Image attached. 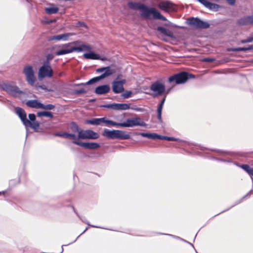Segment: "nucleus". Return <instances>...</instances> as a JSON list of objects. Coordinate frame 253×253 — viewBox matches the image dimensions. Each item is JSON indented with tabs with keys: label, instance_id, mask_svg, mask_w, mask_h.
Masks as SVG:
<instances>
[{
	"label": "nucleus",
	"instance_id": "f257e3e1",
	"mask_svg": "<svg viewBox=\"0 0 253 253\" xmlns=\"http://www.w3.org/2000/svg\"><path fill=\"white\" fill-rule=\"evenodd\" d=\"M127 5L130 9L142 11L141 16L145 18H148L150 15H152L153 18L155 19H159L164 21L167 20V18L155 8H149L144 4L132 1L128 2Z\"/></svg>",
	"mask_w": 253,
	"mask_h": 253
},
{
	"label": "nucleus",
	"instance_id": "f03ea898",
	"mask_svg": "<svg viewBox=\"0 0 253 253\" xmlns=\"http://www.w3.org/2000/svg\"><path fill=\"white\" fill-rule=\"evenodd\" d=\"M104 137L111 139L126 140L130 138L129 134L126 131L121 130H112L105 128L102 133Z\"/></svg>",
	"mask_w": 253,
	"mask_h": 253
},
{
	"label": "nucleus",
	"instance_id": "7ed1b4c3",
	"mask_svg": "<svg viewBox=\"0 0 253 253\" xmlns=\"http://www.w3.org/2000/svg\"><path fill=\"white\" fill-rule=\"evenodd\" d=\"M96 71L97 73H103V74L98 77L92 78L85 83L77 84L76 85L92 84L112 75L114 73V71L111 69L110 66L98 68L96 69Z\"/></svg>",
	"mask_w": 253,
	"mask_h": 253
},
{
	"label": "nucleus",
	"instance_id": "20e7f679",
	"mask_svg": "<svg viewBox=\"0 0 253 253\" xmlns=\"http://www.w3.org/2000/svg\"><path fill=\"white\" fill-rule=\"evenodd\" d=\"M194 78L195 76L191 74L186 72H181L170 76L169 78V83L175 82L176 84H181L185 83L188 79Z\"/></svg>",
	"mask_w": 253,
	"mask_h": 253
},
{
	"label": "nucleus",
	"instance_id": "39448f33",
	"mask_svg": "<svg viewBox=\"0 0 253 253\" xmlns=\"http://www.w3.org/2000/svg\"><path fill=\"white\" fill-rule=\"evenodd\" d=\"M146 123L141 121L139 118H133L127 119L126 122L123 123H117V127H128L134 126H145Z\"/></svg>",
	"mask_w": 253,
	"mask_h": 253
},
{
	"label": "nucleus",
	"instance_id": "423d86ee",
	"mask_svg": "<svg viewBox=\"0 0 253 253\" xmlns=\"http://www.w3.org/2000/svg\"><path fill=\"white\" fill-rule=\"evenodd\" d=\"M188 23L196 29H208L210 26V24L208 22L204 21L198 17L188 18Z\"/></svg>",
	"mask_w": 253,
	"mask_h": 253
},
{
	"label": "nucleus",
	"instance_id": "0eeeda50",
	"mask_svg": "<svg viewBox=\"0 0 253 253\" xmlns=\"http://www.w3.org/2000/svg\"><path fill=\"white\" fill-rule=\"evenodd\" d=\"M23 73L26 77V80L30 85H34L36 82V77L33 68L31 65H26L23 68Z\"/></svg>",
	"mask_w": 253,
	"mask_h": 253
},
{
	"label": "nucleus",
	"instance_id": "6e6552de",
	"mask_svg": "<svg viewBox=\"0 0 253 253\" xmlns=\"http://www.w3.org/2000/svg\"><path fill=\"white\" fill-rule=\"evenodd\" d=\"M99 137V134L92 130H83L82 129V130H80L79 132V135H78V136L76 135V138H74V140H78L80 139H96L98 138Z\"/></svg>",
	"mask_w": 253,
	"mask_h": 253
},
{
	"label": "nucleus",
	"instance_id": "1a4fd4ad",
	"mask_svg": "<svg viewBox=\"0 0 253 253\" xmlns=\"http://www.w3.org/2000/svg\"><path fill=\"white\" fill-rule=\"evenodd\" d=\"M0 87L7 93L15 95L16 94H22L23 92L20 90L19 88L15 84L2 83L0 84Z\"/></svg>",
	"mask_w": 253,
	"mask_h": 253
},
{
	"label": "nucleus",
	"instance_id": "9d476101",
	"mask_svg": "<svg viewBox=\"0 0 253 253\" xmlns=\"http://www.w3.org/2000/svg\"><path fill=\"white\" fill-rule=\"evenodd\" d=\"M72 44L77 46H73L74 52H81L83 51H90L92 50L91 46L86 44L82 41L78 40L71 42Z\"/></svg>",
	"mask_w": 253,
	"mask_h": 253
},
{
	"label": "nucleus",
	"instance_id": "9b49d317",
	"mask_svg": "<svg viewBox=\"0 0 253 253\" xmlns=\"http://www.w3.org/2000/svg\"><path fill=\"white\" fill-rule=\"evenodd\" d=\"M165 89V85L159 82H155L150 86V89L156 93L154 95L155 97L164 94Z\"/></svg>",
	"mask_w": 253,
	"mask_h": 253
},
{
	"label": "nucleus",
	"instance_id": "f8f14e48",
	"mask_svg": "<svg viewBox=\"0 0 253 253\" xmlns=\"http://www.w3.org/2000/svg\"><path fill=\"white\" fill-rule=\"evenodd\" d=\"M53 75V71L51 66L41 67L39 70L38 77L39 78L45 77L51 78Z\"/></svg>",
	"mask_w": 253,
	"mask_h": 253
},
{
	"label": "nucleus",
	"instance_id": "ddd939ff",
	"mask_svg": "<svg viewBox=\"0 0 253 253\" xmlns=\"http://www.w3.org/2000/svg\"><path fill=\"white\" fill-rule=\"evenodd\" d=\"M15 113L19 116L26 127H27L28 125H32L29 120L27 119L26 113L23 109L17 107L15 108Z\"/></svg>",
	"mask_w": 253,
	"mask_h": 253
},
{
	"label": "nucleus",
	"instance_id": "4468645a",
	"mask_svg": "<svg viewBox=\"0 0 253 253\" xmlns=\"http://www.w3.org/2000/svg\"><path fill=\"white\" fill-rule=\"evenodd\" d=\"M71 44H72L71 42L62 44L61 46L62 48L56 51L55 52V55L56 56H60L73 52V47L70 46Z\"/></svg>",
	"mask_w": 253,
	"mask_h": 253
},
{
	"label": "nucleus",
	"instance_id": "2eb2a0df",
	"mask_svg": "<svg viewBox=\"0 0 253 253\" xmlns=\"http://www.w3.org/2000/svg\"><path fill=\"white\" fill-rule=\"evenodd\" d=\"M126 80L114 81L112 83V90L115 93H120L124 91L123 85L126 83Z\"/></svg>",
	"mask_w": 253,
	"mask_h": 253
},
{
	"label": "nucleus",
	"instance_id": "dca6fc26",
	"mask_svg": "<svg viewBox=\"0 0 253 253\" xmlns=\"http://www.w3.org/2000/svg\"><path fill=\"white\" fill-rule=\"evenodd\" d=\"M73 144L88 149H94L99 147V144L96 142H82L78 141H73Z\"/></svg>",
	"mask_w": 253,
	"mask_h": 253
},
{
	"label": "nucleus",
	"instance_id": "f3484780",
	"mask_svg": "<svg viewBox=\"0 0 253 253\" xmlns=\"http://www.w3.org/2000/svg\"><path fill=\"white\" fill-rule=\"evenodd\" d=\"M75 33H64L60 35H54L50 37L48 40L49 41H53V40H57V41H67L69 39L70 37L75 35Z\"/></svg>",
	"mask_w": 253,
	"mask_h": 253
},
{
	"label": "nucleus",
	"instance_id": "a211bd4d",
	"mask_svg": "<svg viewBox=\"0 0 253 253\" xmlns=\"http://www.w3.org/2000/svg\"><path fill=\"white\" fill-rule=\"evenodd\" d=\"M174 4L170 1L166 0L160 2L158 6L161 9L166 12H169L174 10Z\"/></svg>",
	"mask_w": 253,
	"mask_h": 253
},
{
	"label": "nucleus",
	"instance_id": "6ab92c4d",
	"mask_svg": "<svg viewBox=\"0 0 253 253\" xmlns=\"http://www.w3.org/2000/svg\"><path fill=\"white\" fill-rule=\"evenodd\" d=\"M237 23L240 26L253 25V15L240 18L238 20Z\"/></svg>",
	"mask_w": 253,
	"mask_h": 253
},
{
	"label": "nucleus",
	"instance_id": "aec40b11",
	"mask_svg": "<svg viewBox=\"0 0 253 253\" xmlns=\"http://www.w3.org/2000/svg\"><path fill=\"white\" fill-rule=\"evenodd\" d=\"M198 1L211 10L217 11L220 7L218 4L210 2L207 0H198Z\"/></svg>",
	"mask_w": 253,
	"mask_h": 253
},
{
	"label": "nucleus",
	"instance_id": "412c9836",
	"mask_svg": "<svg viewBox=\"0 0 253 253\" xmlns=\"http://www.w3.org/2000/svg\"><path fill=\"white\" fill-rule=\"evenodd\" d=\"M29 121L31 122L32 125H28V127L34 129V130L38 129L39 127L40 124L38 122L36 121V116L34 114H29Z\"/></svg>",
	"mask_w": 253,
	"mask_h": 253
},
{
	"label": "nucleus",
	"instance_id": "4be33fe9",
	"mask_svg": "<svg viewBox=\"0 0 253 253\" xmlns=\"http://www.w3.org/2000/svg\"><path fill=\"white\" fill-rule=\"evenodd\" d=\"M110 90V87L109 85L105 84L97 86L95 90V92L97 94H104L109 92Z\"/></svg>",
	"mask_w": 253,
	"mask_h": 253
},
{
	"label": "nucleus",
	"instance_id": "5701e85b",
	"mask_svg": "<svg viewBox=\"0 0 253 253\" xmlns=\"http://www.w3.org/2000/svg\"><path fill=\"white\" fill-rule=\"evenodd\" d=\"M88 53H85L83 54V57L87 59H92V60H99L100 59L101 60H104V58H101L99 54L95 53L93 52H92L91 50L90 51H88Z\"/></svg>",
	"mask_w": 253,
	"mask_h": 253
},
{
	"label": "nucleus",
	"instance_id": "b1692460",
	"mask_svg": "<svg viewBox=\"0 0 253 253\" xmlns=\"http://www.w3.org/2000/svg\"><path fill=\"white\" fill-rule=\"evenodd\" d=\"M26 104L30 108L41 109L42 103L38 100L33 99L28 100L26 102Z\"/></svg>",
	"mask_w": 253,
	"mask_h": 253
},
{
	"label": "nucleus",
	"instance_id": "393cba45",
	"mask_svg": "<svg viewBox=\"0 0 253 253\" xmlns=\"http://www.w3.org/2000/svg\"><path fill=\"white\" fill-rule=\"evenodd\" d=\"M55 136H59L61 137H63L64 138H70L74 139V138H76V134L74 133H69L68 132H64L62 133L61 132H56L53 134Z\"/></svg>",
	"mask_w": 253,
	"mask_h": 253
},
{
	"label": "nucleus",
	"instance_id": "a878e982",
	"mask_svg": "<svg viewBox=\"0 0 253 253\" xmlns=\"http://www.w3.org/2000/svg\"><path fill=\"white\" fill-rule=\"evenodd\" d=\"M166 100L165 97L162 100L161 103L159 104L158 108H157V117L159 122L162 123V112L163 107L164 104Z\"/></svg>",
	"mask_w": 253,
	"mask_h": 253
},
{
	"label": "nucleus",
	"instance_id": "bb28decb",
	"mask_svg": "<svg viewBox=\"0 0 253 253\" xmlns=\"http://www.w3.org/2000/svg\"><path fill=\"white\" fill-rule=\"evenodd\" d=\"M70 130L75 133H78V135H79V132L82 130V128H80L78 125L74 122H71L69 125Z\"/></svg>",
	"mask_w": 253,
	"mask_h": 253
},
{
	"label": "nucleus",
	"instance_id": "cd10ccee",
	"mask_svg": "<svg viewBox=\"0 0 253 253\" xmlns=\"http://www.w3.org/2000/svg\"><path fill=\"white\" fill-rule=\"evenodd\" d=\"M130 108V104L126 103H116L115 110H126Z\"/></svg>",
	"mask_w": 253,
	"mask_h": 253
},
{
	"label": "nucleus",
	"instance_id": "c85d7f7f",
	"mask_svg": "<svg viewBox=\"0 0 253 253\" xmlns=\"http://www.w3.org/2000/svg\"><path fill=\"white\" fill-rule=\"evenodd\" d=\"M105 123L107 126H117V123L113 122L111 120H107L105 117L101 118H100V124L101 123Z\"/></svg>",
	"mask_w": 253,
	"mask_h": 253
},
{
	"label": "nucleus",
	"instance_id": "c756f323",
	"mask_svg": "<svg viewBox=\"0 0 253 253\" xmlns=\"http://www.w3.org/2000/svg\"><path fill=\"white\" fill-rule=\"evenodd\" d=\"M59 11L57 7H49L45 8V11L48 14H55Z\"/></svg>",
	"mask_w": 253,
	"mask_h": 253
},
{
	"label": "nucleus",
	"instance_id": "7c9ffc66",
	"mask_svg": "<svg viewBox=\"0 0 253 253\" xmlns=\"http://www.w3.org/2000/svg\"><path fill=\"white\" fill-rule=\"evenodd\" d=\"M85 123L92 125H100V118H93L91 120H87L85 121Z\"/></svg>",
	"mask_w": 253,
	"mask_h": 253
},
{
	"label": "nucleus",
	"instance_id": "2f4dec72",
	"mask_svg": "<svg viewBox=\"0 0 253 253\" xmlns=\"http://www.w3.org/2000/svg\"><path fill=\"white\" fill-rule=\"evenodd\" d=\"M37 116L38 117H48L51 119L53 117V114L51 112L47 111L38 112L37 113Z\"/></svg>",
	"mask_w": 253,
	"mask_h": 253
},
{
	"label": "nucleus",
	"instance_id": "473e14b6",
	"mask_svg": "<svg viewBox=\"0 0 253 253\" xmlns=\"http://www.w3.org/2000/svg\"><path fill=\"white\" fill-rule=\"evenodd\" d=\"M249 46L248 47H235V48H230L227 49L228 51H249Z\"/></svg>",
	"mask_w": 253,
	"mask_h": 253
},
{
	"label": "nucleus",
	"instance_id": "72a5a7b5",
	"mask_svg": "<svg viewBox=\"0 0 253 253\" xmlns=\"http://www.w3.org/2000/svg\"><path fill=\"white\" fill-rule=\"evenodd\" d=\"M158 30L166 35L171 36V32L166 28L163 27H159L158 28Z\"/></svg>",
	"mask_w": 253,
	"mask_h": 253
},
{
	"label": "nucleus",
	"instance_id": "f704fd0d",
	"mask_svg": "<svg viewBox=\"0 0 253 253\" xmlns=\"http://www.w3.org/2000/svg\"><path fill=\"white\" fill-rule=\"evenodd\" d=\"M54 107V105L51 104L44 105L42 103L41 109L51 110L53 109Z\"/></svg>",
	"mask_w": 253,
	"mask_h": 253
},
{
	"label": "nucleus",
	"instance_id": "c9c22d12",
	"mask_svg": "<svg viewBox=\"0 0 253 253\" xmlns=\"http://www.w3.org/2000/svg\"><path fill=\"white\" fill-rule=\"evenodd\" d=\"M116 103L113 104H107L101 105V107L106 108L108 109H111L113 110H115Z\"/></svg>",
	"mask_w": 253,
	"mask_h": 253
},
{
	"label": "nucleus",
	"instance_id": "e433bc0d",
	"mask_svg": "<svg viewBox=\"0 0 253 253\" xmlns=\"http://www.w3.org/2000/svg\"><path fill=\"white\" fill-rule=\"evenodd\" d=\"M132 91L126 90L124 93L122 94V96L124 98L126 99L129 98L130 95L132 94Z\"/></svg>",
	"mask_w": 253,
	"mask_h": 253
},
{
	"label": "nucleus",
	"instance_id": "4c0bfd02",
	"mask_svg": "<svg viewBox=\"0 0 253 253\" xmlns=\"http://www.w3.org/2000/svg\"><path fill=\"white\" fill-rule=\"evenodd\" d=\"M241 167L249 174L251 168L248 165H242Z\"/></svg>",
	"mask_w": 253,
	"mask_h": 253
},
{
	"label": "nucleus",
	"instance_id": "58836bf2",
	"mask_svg": "<svg viewBox=\"0 0 253 253\" xmlns=\"http://www.w3.org/2000/svg\"><path fill=\"white\" fill-rule=\"evenodd\" d=\"M136 134L150 139L151 133L138 132L136 133Z\"/></svg>",
	"mask_w": 253,
	"mask_h": 253
},
{
	"label": "nucleus",
	"instance_id": "ea45409f",
	"mask_svg": "<svg viewBox=\"0 0 253 253\" xmlns=\"http://www.w3.org/2000/svg\"><path fill=\"white\" fill-rule=\"evenodd\" d=\"M86 92V91L85 90L82 88H81L80 89H78V90H76L75 91V93L76 94H82V93H85Z\"/></svg>",
	"mask_w": 253,
	"mask_h": 253
},
{
	"label": "nucleus",
	"instance_id": "a19ab883",
	"mask_svg": "<svg viewBox=\"0 0 253 253\" xmlns=\"http://www.w3.org/2000/svg\"><path fill=\"white\" fill-rule=\"evenodd\" d=\"M165 140L168 141H177V139L173 137L166 136Z\"/></svg>",
	"mask_w": 253,
	"mask_h": 253
},
{
	"label": "nucleus",
	"instance_id": "79ce46f5",
	"mask_svg": "<svg viewBox=\"0 0 253 253\" xmlns=\"http://www.w3.org/2000/svg\"><path fill=\"white\" fill-rule=\"evenodd\" d=\"M157 137V134L155 133H151L150 138L151 139H156Z\"/></svg>",
	"mask_w": 253,
	"mask_h": 253
},
{
	"label": "nucleus",
	"instance_id": "37998d69",
	"mask_svg": "<svg viewBox=\"0 0 253 253\" xmlns=\"http://www.w3.org/2000/svg\"><path fill=\"white\" fill-rule=\"evenodd\" d=\"M54 56L52 54H48L46 56V60L50 61L53 58Z\"/></svg>",
	"mask_w": 253,
	"mask_h": 253
},
{
	"label": "nucleus",
	"instance_id": "c03bdc74",
	"mask_svg": "<svg viewBox=\"0 0 253 253\" xmlns=\"http://www.w3.org/2000/svg\"><path fill=\"white\" fill-rule=\"evenodd\" d=\"M77 26H83L86 27V25L83 22L79 21L77 24Z\"/></svg>",
	"mask_w": 253,
	"mask_h": 253
},
{
	"label": "nucleus",
	"instance_id": "a18cd8bd",
	"mask_svg": "<svg viewBox=\"0 0 253 253\" xmlns=\"http://www.w3.org/2000/svg\"><path fill=\"white\" fill-rule=\"evenodd\" d=\"M50 61L49 60H46V61L44 62L43 64V66H50Z\"/></svg>",
	"mask_w": 253,
	"mask_h": 253
},
{
	"label": "nucleus",
	"instance_id": "49530a36",
	"mask_svg": "<svg viewBox=\"0 0 253 253\" xmlns=\"http://www.w3.org/2000/svg\"><path fill=\"white\" fill-rule=\"evenodd\" d=\"M165 138H166V136H163V135H161L157 134V139L165 140Z\"/></svg>",
	"mask_w": 253,
	"mask_h": 253
},
{
	"label": "nucleus",
	"instance_id": "de8ad7c7",
	"mask_svg": "<svg viewBox=\"0 0 253 253\" xmlns=\"http://www.w3.org/2000/svg\"><path fill=\"white\" fill-rule=\"evenodd\" d=\"M228 3L231 5L235 4L236 0H226Z\"/></svg>",
	"mask_w": 253,
	"mask_h": 253
},
{
	"label": "nucleus",
	"instance_id": "09e8293b",
	"mask_svg": "<svg viewBox=\"0 0 253 253\" xmlns=\"http://www.w3.org/2000/svg\"><path fill=\"white\" fill-rule=\"evenodd\" d=\"M247 39V42H253V36L248 38Z\"/></svg>",
	"mask_w": 253,
	"mask_h": 253
},
{
	"label": "nucleus",
	"instance_id": "8fccbe9b",
	"mask_svg": "<svg viewBox=\"0 0 253 253\" xmlns=\"http://www.w3.org/2000/svg\"><path fill=\"white\" fill-rule=\"evenodd\" d=\"M214 60L212 58H206L204 59V61H207V62H212Z\"/></svg>",
	"mask_w": 253,
	"mask_h": 253
},
{
	"label": "nucleus",
	"instance_id": "3c124183",
	"mask_svg": "<svg viewBox=\"0 0 253 253\" xmlns=\"http://www.w3.org/2000/svg\"><path fill=\"white\" fill-rule=\"evenodd\" d=\"M122 74H119L117 76V78H116V79L115 81H120V80L121 79V78L122 77Z\"/></svg>",
	"mask_w": 253,
	"mask_h": 253
},
{
	"label": "nucleus",
	"instance_id": "603ef678",
	"mask_svg": "<svg viewBox=\"0 0 253 253\" xmlns=\"http://www.w3.org/2000/svg\"><path fill=\"white\" fill-rule=\"evenodd\" d=\"M249 174L250 175H253V168H251Z\"/></svg>",
	"mask_w": 253,
	"mask_h": 253
},
{
	"label": "nucleus",
	"instance_id": "864d4df0",
	"mask_svg": "<svg viewBox=\"0 0 253 253\" xmlns=\"http://www.w3.org/2000/svg\"><path fill=\"white\" fill-rule=\"evenodd\" d=\"M65 75V73L63 72H61L58 74L59 77H62Z\"/></svg>",
	"mask_w": 253,
	"mask_h": 253
},
{
	"label": "nucleus",
	"instance_id": "5fc2aeb1",
	"mask_svg": "<svg viewBox=\"0 0 253 253\" xmlns=\"http://www.w3.org/2000/svg\"><path fill=\"white\" fill-rule=\"evenodd\" d=\"M39 87L41 88H42V89H43V90H47L46 87L45 85H40L39 86Z\"/></svg>",
	"mask_w": 253,
	"mask_h": 253
},
{
	"label": "nucleus",
	"instance_id": "6e6d98bb",
	"mask_svg": "<svg viewBox=\"0 0 253 253\" xmlns=\"http://www.w3.org/2000/svg\"><path fill=\"white\" fill-rule=\"evenodd\" d=\"M241 42L242 43H248V42H247V39H246V40H242L241 41Z\"/></svg>",
	"mask_w": 253,
	"mask_h": 253
},
{
	"label": "nucleus",
	"instance_id": "4d7b16f0",
	"mask_svg": "<svg viewBox=\"0 0 253 253\" xmlns=\"http://www.w3.org/2000/svg\"><path fill=\"white\" fill-rule=\"evenodd\" d=\"M249 50H253V44L249 46Z\"/></svg>",
	"mask_w": 253,
	"mask_h": 253
},
{
	"label": "nucleus",
	"instance_id": "13d9d810",
	"mask_svg": "<svg viewBox=\"0 0 253 253\" xmlns=\"http://www.w3.org/2000/svg\"><path fill=\"white\" fill-rule=\"evenodd\" d=\"M212 151H215L218 153H223V152L222 151L218 150H212Z\"/></svg>",
	"mask_w": 253,
	"mask_h": 253
},
{
	"label": "nucleus",
	"instance_id": "bf43d9fd",
	"mask_svg": "<svg viewBox=\"0 0 253 253\" xmlns=\"http://www.w3.org/2000/svg\"><path fill=\"white\" fill-rule=\"evenodd\" d=\"M251 192H250L249 193H248L247 195H246L245 196H244L243 197V199L244 198H245L246 197L249 196L250 195V193H251Z\"/></svg>",
	"mask_w": 253,
	"mask_h": 253
},
{
	"label": "nucleus",
	"instance_id": "052dcab7",
	"mask_svg": "<svg viewBox=\"0 0 253 253\" xmlns=\"http://www.w3.org/2000/svg\"><path fill=\"white\" fill-rule=\"evenodd\" d=\"M52 22L53 21L52 20H50V21L46 22V23L47 24H50V23H52Z\"/></svg>",
	"mask_w": 253,
	"mask_h": 253
},
{
	"label": "nucleus",
	"instance_id": "680f3d73",
	"mask_svg": "<svg viewBox=\"0 0 253 253\" xmlns=\"http://www.w3.org/2000/svg\"><path fill=\"white\" fill-rule=\"evenodd\" d=\"M90 226H92V227H93L99 228V227L96 226H94V225H90Z\"/></svg>",
	"mask_w": 253,
	"mask_h": 253
},
{
	"label": "nucleus",
	"instance_id": "e2e57ef3",
	"mask_svg": "<svg viewBox=\"0 0 253 253\" xmlns=\"http://www.w3.org/2000/svg\"><path fill=\"white\" fill-rule=\"evenodd\" d=\"M84 222H85V223H86L88 225H90V224H89V223L88 222H86V221H84Z\"/></svg>",
	"mask_w": 253,
	"mask_h": 253
},
{
	"label": "nucleus",
	"instance_id": "0e129e2a",
	"mask_svg": "<svg viewBox=\"0 0 253 253\" xmlns=\"http://www.w3.org/2000/svg\"><path fill=\"white\" fill-rule=\"evenodd\" d=\"M86 230H87V228H86V229H85L83 231V232L82 233H84V232H85V231H86Z\"/></svg>",
	"mask_w": 253,
	"mask_h": 253
},
{
	"label": "nucleus",
	"instance_id": "69168bd1",
	"mask_svg": "<svg viewBox=\"0 0 253 253\" xmlns=\"http://www.w3.org/2000/svg\"><path fill=\"white\" fill-rule=\"evenodd\" d=\"M2 193H4V192H0V195H1Z\"/></svg>",
	"mask_w": 253,
	"mask_h": 253
},
{
	"label": "nucleus",
	"instance_id": "338daca9",
	"mask_svg": "<svg viewBox=\"0 0 253 253\" xmlns=\"http://www.w3.org/2000/svg\"><path fill=\"white\" fill-rule=\"evenodd\" d=\"M241 201H242V200H240V201H239V202L238 203H241Z\"/></svg>",
	"mask_w": 253,
	"mask_h": 253
},
{
	"label": "nucleus",
	"instance_id": "774afa93",
	"mask_svg": "<svg viewBox=\"0 0 253 253\" xmlns=\"http://www.w3.org/2000/svg\"><path fill=\"white\" fill-rule=\"evenodd\" d=\"M241 201H242V200H240V201H239V202L238 203H241Z\"/></svg>",
	"mask_w": 253,
	"mask_h": 253
}]
</instances>
